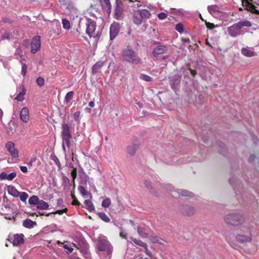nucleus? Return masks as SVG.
Listing matches in <instances>:
<instances>
[{
  "instance_id": "obj_63",
  "label": "nucleus",
  "mask_w": 259,
  "mask_h": 259,
  "mask_svg": "<svg viewBox=\"0 0 259 259\" xmlns=\"http://www.w3.org/2000/svg\"><path fill=\"white\" fill-rule=\"evenodd\" d=\"M120 231H121V232L120 233V236L123 238L126 239V235L122 232V230L121 229V228H120Z\"/></svg>"
},
{
  "instance_id": "obj_61",
  "label": "nucleus",
  "mask_w": 259,
  "mask_h": 259,
  "mask_svg": "<svg viewBox=\"0 0 259 259\" xmlns=\"http://www.w3.org/2000/svg\"><path fill=\"white\" fill-rule=\"evenodd\" d=\"M20 168L23 172H26L27 171V168L25 166H20Z\"/></svg>"
},
{
  "instance_id": "obj_56",
  "label": "nucleus",
  "mask_w": 259,
  "mask_h": 259,
  "mask_svg": "<svg viewBox=\"0 0 259 259\" xmlns=\"http://www.w3.org/2000/svg\"><path fill=\"white\" fill-rule=\"evenodd\" d=\"M145 248V253L150 257H152V253L148 249L147 244L146 245V247H144Z\"/></svg>"
},
{
  "instance_id": "obj_37",
  "label": "nucleus",
  "mask_w": 259,
  "mask_h": 259,
  "mask_svg": "<svg viewBox=\"0 0 259 259\" xmlns=\"http://www.w3.org/2000/svg\"><path fill=\"white\" fill-rule=\"evenodd\" d=\"M74 95V92L73 91H70L68 92L65 97V102L68 103H69L71 100L72 99Z\"/></svg>"
},
{
  "instance_id": "obj_31",
  "label": "nucleus",
  "mask_w": 259,
  "mask_h": 259,
  "mask_svg": "<svg viewBox=\"0 0 259 259\" xmlns=\"http://www.w3.org/2000/svg\"><path fill=\"white\" fill-rule=\"evenodd\" d=\"M39 200L38 197L34 195L30 197L28 202L30 205H36L37 206Z\"/></svg>"
},
{
  "instance_id": "obj_50",
  "label": "nucleus",
  "mask_w": 259,
  "mask_h": 259,
  "mask_svg": "<svg viewBox=\"0 0 259 259\" xmlns=\"http://www.w3.org/2000/svg\"><path fill=\"white\" fill-rule=\"evenodd\" d=\"M53 160L56 163V164L57 165L58 168L60 169L61 168V164L59 161V159L57 158V157L55 156L53 158Z\"/></svg>"
},
{
  "instance_id": "obj_23",
  "label": "nucleus",
  "mask_w": 259,
  "mask_h": 259,
  "mask_svg": "<svg viewBox=\"0 0 259 259\" xmlns=\"http://www.w3.org/2000/svg\"><path fill=\"white\" fill-rule=\"evenodd\" d=\"M85 207L90 211H94L95 208L92 202L90 200L84 201Z\"/></svg>"
},
{
  "instance_id": "obj_49",
  "label": "nucleus",
  "mask_w": 259,
  "mask_h": 259,
  "mask_svg": "<svg viewBox=\"0 0 259 259\" xmlns=\"http://www.w3.org/2000/svg\"><path fill=\"white\" fill-rule=\"evenodd\" d=\"M16 176V173L15 172H12L10 174H8V180L12 181L13 180Z\"/></svg>"
},
{
  "instance_id": "obj_15",
  "label": "nucleus",
  "mask_w": 259,
  "mask_h": 259,
  "mask_svg": "<svg viewBox=\"0 0 259 259\" xmlns=\"http://www.w3.org/2000/svg\"><path fill=\"white\" fill-rule=\"evenodd\" d=\"M101 5L104 9L106 11V12L108 14H110L111 12V5L109 0H100Z\"/></svg>"
},
{
  "instance_id": "obj_27",
  "label": "nucleus",
  "mask_w": 259,
  "mask_h": 259,
  "mask_svg": "<svg viewBox=\"0 0 259 259\" xmlns=\"http://www.w3.org/2000/svg\"><path fill=\"white\" fill-rule=\"evenodd\" d=\"M139 12L143 19H148L151 16V13L147 10H139Z\"/></svg>"
},
{
  "instance_id": "obj_20",
  "label": "nucleus",
  "mask_w": 259,
  "mask_h": 259,
  "mask_svg": "<svg viewBox=\"0 0 259 259\" xmlns=\"http://www.w3.org/2000/svg\"><path fill=\"white\" fill-rule=\"evenodd\" d=\"M195 211L196 210L194 207L187 206L184 207L183 213L185 215H192L194 214Z\"/></svg>"
},
{
  "instance_id": "obj_34",
  "label": "nucleus",
  "mask_w": 259,
  "mask_h": 259,
  "mask_svg": "<svg viewBox=\"0 0 259 259\" xmlns=\"http://www.w3.org/2000/svg\"><path fill=\"white\" fill-rule=\"evenodd\" d=\"M246 4L247 5L246 9L247 10L251 11H255V13L258 14L257 11L255 10V7L253 5L251 4L249 2H248V0H246Z\"/></svg>"
},
{
  "instance_id": "obj_39",
  "label": "nucleus",
  "mask_w": 259,
  "mask_h": 259,
  "mask_svg": "<svg viewBox=\"0 0 259 259\" xmlns=\"http://www.w3.org/2000/svg\"><path fill=\"white\" fill-rule=\"evenodd\" d=\"M111 203V199L109 198H106L102 201V206L103 207L107 208L110 205Z\"/></svg>"
},
{
  "instance_id": "obj_55",
  "label": "nucleus",
  "mask_w": 259,
  "mask_h": 259,
  "mask_svg": "<svg viewBox=\"0 0 259 259\" xmlns=\"http://www.w3.org/2000/svg\"><path fill=\"white\" fill-rule=\"evenodd\" d=\"M0 180H8V174L4 172L1 173L0 174Z\"/></svg>"
},
{
  "instance_id": "obj_25",
  "label": "nucleus",
  "mask_w": 259,
  "mask_h": 259,
  "mask_svg": "<svg viewBox=\"0 0 259 259\" xmlns=\"http://www.w3.org/2000/svg\"><path fill=\"white\" fill-rule=\"evenodd\" d=\"M104 63L101 61L97 62L92 67V72L93 74H96L98 70L103 66Z\"/></svg>"
},
{
  "instance_id": "obj_35",
  "label": "nucleus",
  "mask_w": 259,
  "mask_h": 259,
  "mask_svg": "<svg viewBox=\"0 0 259 259\" xmlns=\"http://www.w3.org/2000/svg\"><path fill=\"white\" fill-rule=\"evenodd\" d=\"M98 216L102 221H103L105 222L108 223V222H109L110 221V219H109V218L104 212L98 213Z\"/></svg>"
},
{
  "instance_id": "obj_32",
  "label": "nucleus",
  "mask_w": 259,
  "mask_h": 259,
  "mask_svg": "<svg viewBox=\"0 0 259 259\" xmlns=\"http://www.w3.org/2000/svg\"><path fill=\"white\" fill-rule=\"evenodd\" d=\"M151 240L153 243H157L161 244H164V240L158 236H152Z\"/></svg>"
},
{
  "instance_id": "obj_5",
  "label": "nucleus",
  "mask_w": 259,
  "mask_h": 259,
  "mask_svg": "<svg viewBox=\"0 0 259 259\" xmlns=\"http://www.w3.org/2000/svg\"><path fill=\"white\" fill-rule=\"evenodd\" d=\"M61 137L62 141L66 143V147L69 148L70 145V140L71 138V135L69 126L65 123H63L62 125Z\"/></svg>"
},
{
  "instance_id": "obj_4",
  "label": "nucleus",
  "mask_w": 259,
  "mask_h": 259,
  "mask_svg": "<svg viewBox=\"0 0 259 259\" xmlns=\"http://www.w3.org/2000/svg\"><path fill=\"white\" fill-rule=\"evenodd\" d=\"M97 248L101 251H106L108 254L112 252V247L105 236L100 235L98 238Z\"/></svg>"
},
{
  "instance_id": "obj_62",
  "label": "nucleus",
  "mask_w": 259,
  "mask_h": 259,
  "mask_svg": "<svg viewBox=\"0 0 259 259\" xmlns=\"http://www.w3.org/2000/svg\"><path fill=\"white\" fill-rule=\"evenodd\" d=\"M3 39H9L10 38V34L8 32H5L3 35Z\"/></svg>"
},
{
  "instance_id": "obj_16",
  "label": "nucleus",
  "mask_w": 259,
  "mask_h": 259,
  "mask_svg": "<svg viewBox=\"0 0 259 259\" xmlns=\"http://www.w3.org/2000/svg\"><path fill=\"white\" fill-rule=\"evenodd\" d=\"M166 51V47L164 46H158L153 51V54L155 57L164 53Z\"/></svg>"
},
{
  "instance_id": "obj_28",
  "label": "nucleus",
  "mask_w": 259,
  "mask_h": 259,
  "mask_svg": "<svg viewBox=\"0 0 259 259\" xmlns=\"http://www.w3.org/2000/svg\"><path fill=\"white\" fill-rule=\"evenodd\" d=\"M138 148V146L137 144L129 146L127 147V153L130 155H133L135 153Z\"/></svg>"
},
{
  "instance_id": "obj_29",
  "label": "nucleus",
  "mask_w": 259,
  "mask_h": 259,
  "mask_svg": "<svg viewBox=\"0 0 259 259\" xmlns=\"http://www.w3.org/2000/svg\"><path fill=\"white\" fill-rule=\"evenodd\" d=\"M79 176L80 179V184L82 185L86 184L89 179V177L83 171L80 174Z\"/></svg>"
},
{
  "instance_id": "obj_26",
  "label": "nucleus",
  "mask_w": 259,
  "mask_h": 259,
  "mask_svg": "<svg viewBox=\"0 0 259 259\" xmlns=\"http://www.w3.org/2000/svg\"><path fill=\"white\" fill-rule=\"evenodd\" d=\"M25 94L26 90L24 87H22V91L17 95L16 99L19 102L23 101Z\"/></svg>"
},
{
  "instance_id": "obj_64",
  "label": "nucleus",
  "mask_w": 259,
  "mask_h": 259,
  "mask_svg": "<svg viewBox=\"0 0 259 259\" xmlns=\"http://www.w3.org/2000/svg\"><path fill=\"white\" fill-rule=\"evenodd\" d=\"M7 133L9 135H12L14 133V131L12 127H9L7 130Z\"/></svg>"
},
{
  "instance_id": "obj_18",
  "label": "nucleus",
  "mask_w": 259,
  "mask_h": 259,
  "mask_svg": "<svg viewBox=\"0 0 259 259\" xmlns=\"http://www.w3.org/2000/svg\"><path fill=\"white\" fill-rule=\"evenodd\" d=\"M181 77L179 76H176L174 79L170 80V85L174 90H176L180 84Z\"/></svg>"
},
{
  "instance_id": "obj_17",
  "label": "nucleus",
  "mask_w": 259,
  "mask_h": 259,
  "mask_svg": "<svg viewBox=\"0 0 259 259\" xmlns=\"http://www.w3.org/2000/svg\"><path fill=\"white\" fill-rule=\"evenodd\" d=\"M237 240L241 243L250 242L251 240V237L249 235H238L236 236Z\"/></svg>"
},
{
  "instance_id": "obj_14",
  "label": "nucleus",
  "mask_w": 259,
  "mask_h": 259,
  "mask_svg": "<svg viewBox=\"0 0 259 259\" xmlns=\"http://www.w3.org/2000/svg\"><path fill=\"white\" fill-rule=\"evenodd\" d=\"M24 235L22 234H15L14 236L13 244L15 246L22 244L24 243Z\"/></svg>"
},
{
  "instance_id": "obj_58",
  "label": "nucleus",
  "mask_w": 259,
  "mask_h": 259,
  "mask_svg": "<svg viewBox=\"0 0 259 259\" xmlns=\"http://www.w3.org/2000/svg\"><path fill=\"white\" fill-rule=\"evenodd\" d=\"M205 24H206V27L210 29H213L215 27V26L214 25V24L210 23V22H206Z\"/></svg>"
},
{
  "instance_id": "obj_19",
  "label": "nucleus",
  "mask_w": 259,
  "mask_h": 259,
  "mask_svg": "<svg viewBox=\"0 0 259 259\" xmlns=\"http://www.w3.org/2000/svg\"><path fill=\"white\" fill-rule=\"evenodd\" d=\"M8 192L10 195L16 198L18 197L20 192L13 186H9L8 187Z\"/></svg>"
},
{
  "instance_id": "obj_11",
  "label": "nucleus",
  "mask_w": 259,
  "mask_h": 259,
  "mask_svg": "<svg viewBox=\"0 0 259 259\" xmlns=\"http://www.w3.org/2000/svg\"><path fill=\"white\" fill-rule=\"evenodd\" d=\"M119 31V25L118 23L114 22L111 24L110 28V36L111 40L115 37L118 33Z\"/></svg>"
},
{
  "instance_id": "obj_54",
  "label": "nucleus",
  "mask_w": 259,
  "mask_h": 259,
  "mask_svg": "<svg viewBox=\"0 0 259 259\" xmlns=\"http://www.w3.org/2000/svg\"><path fill=\"white\" fill-rule=\"evenodd\" d=\"M63 247H64V248L65 249H67V252L68 253H71V252L73 251V248L72 247H70V246H69L68 245H67V244H65V245H64V246H63Z\"/></svg>"
},
{
  "instance_id": "obj_52",
  "label": "nucleus",
  "mask_w": 259,
  "mask_h": 259,
  "mask_svg": "<svg viewBox=\"0 0 259 259\" xmlns=\"http://www.w3.org/2000/svg\"><path fill=\"white\" fill-rule=\"evenodd\" d=\"M141 6L142 3L140 2L137 1L134 2L133 5H132V7L134 8H138Z\"/></svg>"
},
{
  "instance_id": "obj_33",
  "label": "nucleus",
  "mask_w": 259,
  "mask_h": 259,
  "mask_svg": "<svg viewBox=\"0 0 259 259\" xmlns=\"http://www.w3.org/2000/svg\"><path fill=\"white\" fill-rule=\"evenodd\" d=\"M179 194H181V195L183 196H186V197H192L193 196V193L191 192H189L187 190H179V192H178Z\"/></svg>"
},
{
  "instance_id": "obj_10",
  "label": "nucleus",
  "mask_w": 259,
  "mask_h": 259,
  "mask_svg": "<svg viewBox=\"0 0 259 259\" xmlns=\"http://www.w3.org/2000/svg\"><path fill=\"white\" fill-rule=\"evenodd\" d=\"M123 10V5L122 3L119 0L116 1V8L114 12V18L116 19L119 20L121 18Z\"/></svg>"
},
{
  "instance_id": "obj_21",
  "label": "nucleus",
  "mask_w": 259,
  "mask_h": 259,
  "mask_svg": "<svg viewBox=\"0 0 259 259\" xmlns=\"http://www.w3.org/2000/svg\"><path fill=\"white\" fill-rule=\"evenodd\" d=\"M49 204L47 202L42 200H39L36 207L39 209L46 210L49 208Z\"/></svg>"
},
{
  "instance_id": "obj_2",
  "label": "nucleus",
  "mask_w": 259,
  "mask_h": 259,
  "mask_svg": "<svg viewBox=\"0 0 259 259\" xmlns=\"http://www.w3.org/2000/svg\"><path fill=\"white\" fill-rule=\"evenodd\" d=\"M244 217L240 213H231L225 217V221L228 225L238 226L244 222Z\"/></svg>"
},
{
  "instance_id": "obj_40",
  "label": "nucleus",
  "mask_w": 259,
  "mask_h": 259,
  "mask_svg": "<svg viewBox=\"0 0 259 259\" xmlns=\"http://www.w3.org/2000/svg\"><path fill=\"white\" fill-rule=\"evenodd\" d=\"M130 239L133 241L135 244L139 245V246H142V247H146V244L144 242H143V241H142L141 240H139V239H137L136 238H134L133 237H131L130 238Z\"/></svg>"
},
{
  "instance_id": "obj_59",
  "label": "nucleus",
  "mask_w": 259,
  "mask_h": 259,
  "mask_svg": "<svg viewBox=\"0 0 259 259\" xmlns=\"http://www.w3.org/2000/svg\"><path fill=\"white\" fill-rule=\"evenodd\" d=\"M66 146V143L64 141H62V149L63 150L65 155H66V151H67Z\"/></svg>"
},
{
  "instance_id": "obj_47",
  "label": "nucleus",
  "mask_w": 259,
  "mask_h": 259,
  "mask_svg": "<svg viewBox=\"0 0 259 259\" xmlns=\"http://www.w3.org/2000/svg\"><path fill=\"white\" fill-rule=\"evenodd\" d=\"M157 17L160 20H163L167 17V14L164 12H161L157 14Z\"/></svg>"
},
{
  "instance_id": "obj_44",
  "label": "nucleus",
  "mask_w": 259,
  "mask_h": 259,
  "mask_svg": "<svg viewBox=\"0 0 259 259\" xmlns=\"http://www.w3.org/2000/svg\"><path fill=\"white\" fill-rule=\"evenodd\" d=\"M21 63L22 64L21 74L23 75V77H24L25 76L26 74L27 65H26V64L23 63V61Z\"/></svg>"
},
{
  "instance_id": "obj_46",
  "label": "nucleus",
  "mask_w": 259,
  "mask_h": 259,
  "mask_svg": "<svg viewBox=\"0 0 259 259\" xmlns=\"http://www.w3.org/2000/svg\"><path fill=\"white\" fill-rule=\"evenodd\" d=\"M140 78L141 79L144 80L146 81H150L152 80V78L150 76H149L147 75H146V74H141L140 75Z\"/></svg>"
},
{
  "instance_id": "obj_24",
  "label": "nucleus",
  "mask_w": 259,
  "mask_h": 259,
  "mask_svg": "<svg viewBox=\"0 0 259 259\" xmlns=\"http://www.w3.org/2000/svg\"><path fill=\"white\" fill-rule=\"evenodd\" d=\"M36 224V223L32 221L30 219H26L23 221V226L26 228H32L34 225Z\"/></svg>"
},
{
  "instance_id": "obj_51",
  "label": "nucleus",
  "mask_w": 259,
  "mask_h": 259,
  "mask_svg": "<svg viewBox=\"0 0 259 259\" xmlns=\"http://www.w3.org/2000/svg\"><path fill=\"white\" fill-rule=\"evenodd\" d=\"M71 175L72 177V182H74L75 179L76 178L77 176V172H76V169L74 168L71 172Z\"/></svg>"
},
{
  "instance_id": "obj_22",
  "label": "nucleus",
  "mask_w": 259,
  "mask_h": 259,
  "mask_svg": "<svg viewBox=\"0 0 259 259\" xmlns=\"http://www.w3.org/2000/svg\"><path fill=\"white\" fill-rule=\"evenodd\" d=\"M241 53L244 56L248 57H252L255 55L254 52L252 51L251 50L245 48H242L241 49Z\"/></svg>"
},
{
  "instance_id": "obj_12",
  "label": "nucleus",
  "mask_w": 259,
  "mask_h": 259,
  "mask_svg": "<svg viewBox=\"0 0 259 259\" xmlns=\"http://www.w3.org/2000/svg\"><path fill=\"white\" fill-rule=\"evenodd\" d=\"M29 112L28 108H22L20 113V118L21 120L26 123L29 120Z\"/></svg>"
},
{
  "instance_id": "obj_3",
  "label": "nucleus",
  "mask_w": 259,
  "mask_h": 259,
  "mask_svg": "<svg viewBox=\"0 0 259 259\" xmlns=\"http://www.w3.org/2000/svg\"><path fill=\"white\" fill-rule=\"evenodd\" d=\"M87 33L91 37L98 40L101 35V32L99 30H96V23L94 21L90 19H87L86 23Z\"/></svg>"
},
{
  "instance_id": "obj_6",
  "label": "nucleus",
  "mask_w": 259,
  "mask_h": 259,
  "mask_svg": "<svg viewBox=\"0 0 259 259\" xmlns=\"http://www.w3.org/2000/svg\"><path fill=\"white\" fill-rule=\"evenodd\" d=\"M29 45V40L27 39L24 40L20 46L16 49L15 53V56L16 58L19 60L22 63L24 60V58L23 55V50L28 47Z\"/></svg>"
},
{
  "instance_id": "obj_36",
  "label": "nucleus",
  "mask_w": 259,
  "mask_h": 259,
  "mask_svg": "<svg viewBox=\"0 0 259 259\" xmlns=\"http://www.w3.org/2000/svg\"><path fill=\"white\" fill-rule=\"evenodd\" d=\"M18 197L20 198L21 201L24 202H25L28 198V194L24 192H20Z\"/></svg>"
},
{
  "instance_id": "obj_38",
  "label": "nucleus",
  "mask_w": 259,
  "mask_h": 259,
  "mask_svg": "<svg viewBox=\"0 0 259 259\" xmlns=\"http://www.w3.org/2000/svg\"><path fill=\"white\" fill-rule=\"evenodd\" d=\"M217 7L215 6H209L207 7L208 12L213 16H214L217 13Z\"/></svg>"
},
{
  "instance_id": "obj_57",
  "label": "nucleus",
  "mask_w": 259,
  "mask_h": 259,
  "mask_svg": "<svg viewBox=\"0 0 259 259\" xmlns=\"http://www.w3.org/2000/svg\"><path fill=\"white\" fill-rule=\"evenodd\" d=\"M63 183L65 185H69L70 180L66 176H63L62 178Z\"/></svg>"
},
{
  "instance_id": "obj_13",
  "label": "nucleus",
  "mask_w": 259,
  "mask_h": 259,
  "mask_svg": "<svg viewBox=\"0 0 259 259\" xmlns=\"http://www.w3.org/2000/svg\"><path fill=\"white\" fill-rule=\"evenodd\" d=\"M143 19L139 12V10H135L133 13V21L136 25H140L143 22Z\"/></svg>"
},
{
  "instance_id": "obj_43",
  "label": "nucleus",
  "mask_w": 259,
  "mask_h": 259,
  "mask_svg": "<svg viewBox=\"0 0 259 259\" xmlns=\"http://www.w3.org/2000/svg\"><path fill=\"white\" fill-rule=\"evenodd\" d=\"M176 30L180 33H182L184 31V27L182 23H178L176 24L175 27Z\"/></svg>"
},
{
  "instance_id": "obj_30",
  "label": "nucleus",
  "mask_w": 259,
  "mask_h": 259,
  "mask_svg": "<svg viewBox=\"0 0 259 259\" xmlns=\"http://www.w3.org/2000/svg\"><path fill=\"white\" fill-rule=\"evenodd\" d=\"M139 235L143 238H146L148 236V234L145 232V229L142 227L137 228Z\"/></svg>"
},
{
  "instance_id": "obj_8",
  "label": "nucleus",
  "mask_w": 259,
  "mask_h": 259,
  "mask_svg": "<svg viewBox=\"0 0 259 259\" xmlns=\"http://www.w3.org/2000/svg\"><path fill=\"white\" fill-rule=\"evenodd\" d=\"M229 34L232 37H237L241 34V29L238 23L227 28Z\"/></svg>"
},
{
  "instance_id": "obj_60",
  "label": "nucleus",
  "mask_w": 259,
  "mask_h": 259,
  "mask_svg": "<svg viewBox=\"0 0 259 259\" xmlns=\"http://www.w3.org/2000/svg\"><path fill=\"white\" fill-rule=\"evenodd\" d=\"M145 186L149 189L151 188V183L149 181L146 180L144 182Z\"/></svg>"
},
{
  "instance_id": "obj_1",
  "label": "nucleus",
  "mask_w": 259,
  "mask_h": 259,
  "mask_svg": "<svg viewBox=\"0 0 259 259\" xmlns=\"http://www.w3.org/2000/svg\"><path fill=\"white\" fill-rule=\"evenodd\" d=\"M121 56L124 61L132 64H141L142 62L137 53L134 50L128 48L122 50Z\"/></svg>"
},
{
  "instance_id": "obj_48",
  "label": "nucleus",
  "mask_w": 259,
  "mask_h": 259,
  "mask_svg": "<svg viewBox=\"0 0 259 259\" xmlns=\"http://www.w3.org/2000/svg\"><path fill=\"white\" fill-rule=\"evenodd\" d=\"M36 82L39 86L41 87L44 84L45 80L43 78L39 77L37 78Z\"/></svg>"
},
{
  "instance_id": "obj_45",
  "label": "nucleus",
  "mask_w": 259,
  "mask_h": 259,
  "mask_svg": "<svg viewBox=\"0 0 259 259\" xmlns=\"http://www.w3.org/2000/svg\"><path fill=\"white\" fill-rule=\"evenodd\" d=\"M78 191L82 196H85L87 194V191L84 187L82 186H79L78 188Z\"/></svg>"
},
{
  "instance_id": "obj_7",
  "label": "nucleus",
  "mask_w": 259,
  "mask_h": 259,
  "mask_svg": "<svg viewBox=\"0 0 259 259\" xmlns=\"http://www.w3.org/2000/svg\"><path fill=\"white\" fill-rule=\"evenodd\" d=\"M30 46V51L32 54L36 53L40 50L41 47L40 36L37 35L34 36L31 40L29 41V45Z\"/></svg>"
},
{
  "instance_id": "obj_9",
  "label": "nucleus",
  "mask_w": 259,
  "mask_h": 259,
  "mask_svg": "<svg viewBox=\"0 0 259 259\" xmlns=\"http://www.w3.org/2000/svg\"><path fill=\"white\" fill-rule=\"evenodd\" d=\"M6 148L12 158H17L19 157L18 151L15 148V145L13 142L11 141L7 142L6 144Z\"/></svg>"
},
{
  "instance_id": "obj_42",
  "label": "nucleus",
  "mask_w": 259,
  "mask_h": 259,
  "mask_svg": "<svg viewBox=\"0 0 259 259\" xmlns=\"http://www.w3.org/2000/svg\"><path fill=\"white\" fill-rule=\"evenodd\" d=\"M63 27L64 29L68 30L70 28V21L66 19H62Z\"/></svg>"
},
{
  "instance_id": "obj_53",
  "label": "nucleus",
  "mask_w": 259,
  "mask_h": 259,
  "mask_svg": "<svg viewBox=\"0 0 259 259\" xmlns=\"http://www.w3.org/2000/svg\"><path fill=\"white\" fill-rule=\"evenodd\" d=\"M73 118L76 121H79V118H80V112H79V111L75 112L73 114Z\"/></svg>"
},
{
  "instance_id": "obj_41",
  "label": "nucleus",
  "mask_w": 259,
  "mask_h": 259,
  "mask_svg": "<svg viewBox=\"0 0 259 259\" xmlns=\"http://www.w3.org/2000/svg\"><path fill=\"white\" fill-rule=\"evenodd\" d=\"M238 25H239L240 28L242 27L246 26V27H250L251 26V24L249 21H239L238 22Z\"/></svg>"
}]
</instances>
